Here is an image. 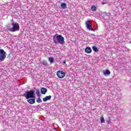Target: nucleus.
<instances>
[{
	"mask_svg": "<svg viewBox=\"0 0 131 131\" xmlns=\"http://www.w3.org/2000/svg\"><path fill=\"white\" fill-rule=\"evenodd\" d=\"M60 6L62 9H67V4L66 3H61Z\"/></svg>",
	"mask_w": 131,
	"mask_h": 131,
	"instance_id": "obj_11",
	"label": "nucleus"
},
{
	"mask_svg": "<svg viewBox=\"0 0 131 131\" xmlns=\"http://www.w3.org/2000/svg\"><path fill=\"white\" fill-rule=\"evenodd\" d=\"M37 103H41L42 101L39 98H37L36 99Z\"/></svg>",
	"mask_w": 131,
	"mask_h": 131,
	"instance_id": "obj_18",
	"label": "nucleus"
},
{
	"mask_svg": "<svg viewBox=\"0 0 131 131\" xmlns=\"http://www.w3.org/2000/svg\"><path fill=\"white\" fill-rule=\"evenodd\" d=\"M130 43H131V42H130Z\"/></svg>",
	"mask_w": 131,
	"mask_h": 131,
	"instance_id": "obj_22",
	"label": "nucleus"
},
{
	"mask_svg": "<svg viewBox=\"0 0 131 131\" xmlns=\"http://www.w3.org/2000/svg\"><path fill=\"white\" fill-rule=\"evenodd\" d=\"M54 57H49V61L51 64H53V63H54Z\"/></svg>",
	"mask_w": 131,
	"mask_h": 131,
	"instance_id": "obj_13",
	"label": "nucleus"
},
{
	"mask_svg": "<svg viewBox=\"0 0 131 131\" xmlns=\"http://www.w3.org/2000/svg\"><path fill=\"white\" fill-rule=\"evenodd\" d=\"M86 25L88 29H89V30H91V31H95V30L93 29L92 26H91V20H88L86 22Z\"/></svg>",
	"mask_w": 131,
	"mask_h": 131,
	"instance_id": "obj_6",
	"label": "nucleus"
},
{
	"mask_svg": "<svg viewBox=\"0 0 131 131\" xmlns=\"http://www.w3.org/2000/svg\"><path fill=\"white\" fill-rule=\"evenodd\" d=\"M103 74L104 75H110V72L109 70H106L103 71Z\"/></svg>",
	"mask_w": 131,
	"mask_h": 131,
	"instance_id": "obj_12",
	"label": "nucleus"
},
{
	"mask_svg": "<svg viewBox=\"0 0 131 131\" xmlns=\"http://www.w3.org/2000/svg\"><path fill=\"white\" fill-rule=\"evenodd\" d=\"M28 103H29V104H34V103H35V99H33V98H31L29 99V100H27Z\"/></svg>",
	"mask_w": 131,
	"mask_h": 131,
	"instance_id": "obj_9",
	"label": "nucleus"
},
{
	"mask_svg": "<svg viewBox=\"0 0 131 131\" xmlns=\"http://www.w3.org/2000/svg\"><path fill=\"white\" fill-rule=\"evenodd\" d=\"M52 99V96L50 95L49 96H46L43 98L42 100L43 102H47V101H49V100H51Z\"/></svg>",
	"mask_w": 131,
	"mask_h": 131,
	"instance_id": "obj_7",
	"label": "nucleus"
},
{
	"mask_svg": "<svg viewBox=\"0 0 131 131\" xmlns=\"http://www.w3.org/2000/svg\"><path fill=\"white\" fill-rule=\"evenodd\" d=\"M57 76L59 78H64L65 77V72L63 71H59L57 72Z\"/></svg>",
	"mask_w": 131,
	"mask_h": 131,
	"instance_id": "obj_5",
	"label": "nucleus"
},
{
	"mask_svg": "<svg viewBox=\"0 0 131 131\" xmlns=\"http://www.w3.org/2000/svg\"><path fill=\"white\" fill-rule=\"evenodd\" d=\"M91 10L92 11H94V12H96L97 11V7L93 5L91 7Z\"/></svg>",
	"mask_w": 131,
	"mask_h": 131,
	"instance_id": "obj_14",
	"label": "nucleus"
},
{
	"mask_svg": "<svg viewBox=\"0 0 131 131\" xmlns=\"http://www.w3.org/2000/svg\"><path fill=\"white\" fill-rule=\"evenodd\" d=\"M64 39V37L61 35L57 34L53 37V40L55 45H58V43H59V45H64L65 43Z\"/></svg>",
	"mask_w": 131,
	"mask_h": 131,
	"instance_id": "obj_1",
	"label": "nucleus"
},
{
	"mask_svg": "<svg viewBox=\"0 0 131 131\" xmlns=\"http://www.w3.org/2000/svg\"><path fill=\"white\" fill-rule=\"evenodd\" d=\"M64 64H65V63H66V61H63Z\"/></svg>",
	"mask_w": 131,
	"mask_h": 131,
	"instance_id": "obj_21",
	"label": "nucleus"
},
{
	"mask_svg": "<svg viewBox=\"0 0 131 131\" xmlns=\"http://www.w3.org/2000/svg\"><path fill=\"white\" fill-rule=\"evenodd\" d=\"M7 57V53L3 49H0V61H5V59Z\"/></svg>",
	"mask_w": 131,
	"mask_h": 131,
	"instance_id": "obj_4",
	"label": "nucleus"
},
{
	"mask_svg": "<svg viewBox=\"0 0 131 131\" xmlns=\"http://www.w3.org/2000/svg\"><path fill=\"white\" fill-rule=\"evenodd\" d=\"M85 52L88 54H91V53H92V49H91V48L87 47L85 49Z\"/></svg>",
	"mask_w": 131,
	"mask_h": 131,
	"instance_id": "obj_10",
	"label": "nucleus"
},
{
	"mask_svg": "<svg viewBox=\"0 0 131 131\" xmlns=\"http://www.w3.org/2000/svg\"><path fill=\"white\" fill-rule=\"evenodd\" d=\"M36 94L38 97H39V91L38 90L36 91Z\"/></svg>",
	"mask_w": 131,
	"mask_h": 131,
	"instance_id": "obj_19",
	"label": "nucleus"
},
{
	"mask_svg": "<svg viewBox=\"0 0 131 131\" xmlns=\"http://www.w3.org/2000/svg\"><path fill=\"white\" fill-rule=\"evenodd\" d=\"M11 24L12 27L8 29L9 31H11V32L19 31V30L20 29V26H19V24L17 23H12Z\"/></svg>",
	"mask_w": 131,
	"mask_h": 131,
	"instance_id": "obj_3",
	"label": "nucleus"
},
{
	"mask_svg": "<svg viewBox=\"0 0 131 131\" xmlns=\"http://www.w3.org/2000/svg\"><path fill=\"white\" fill-rule=\"evenodd\" d=\"M100 122H101V123H105V120L104 119L103 117H101L100 118Z\"/></svg>",
	"mask_w": 131,
	"mask_h": 131,
	"instance_id": "obj_15",
	"label": "nucleus"
},
{
	"mask_svg": "<svg viewBox=\"0 0 131 131\" xmlns=\"http://www.w3.org/2000/svg\"><path fill=\"white\" fill-rule=\"evenodd\" d=\"M92 50H93L94 52H98V48L96 46H93L92 47Z\"/></svg>",
	"mask_w": 131,
	"mask_h": 131,
	"instance_id": "obj_16",
	"label": "nucleus"
},
{
	"mask_svg": "<svg viewBox=\"0 0 131 131\" xmlns=\"http://www.w3.org/2000/svg\"><path fill=\"white\" fill-rule=\"evenodd\" d=\"M105 4H106V3H104V2L102 3V5H105Z\"/></svg>",
	"mask_w": 131,
	"mask_h": 131,
	"instance_id": "obj_20",
	"label": "nucleus"
},
{
	"mask_svg": "<svg viewBox=\"0 0 131 131\" xmlns=\"http://www.w3.org/2000/svg\"><path fill=\"white\" fill-rule=\"evenodd\" d=\"M47 92H48V90L44 88H41V93L42 95H46L47 94Z\"/></svg>",
	"mask_w": 131,
	"mask_h": 131,
	"instance_id": "obj_8",
	"label": "nucleus"
},
{
	"mask_svg": "<svg viewBox=\"0 0 131 131\" xmlns=\"http://www.w3.org/2000/svg\"><path fill=\"white\" fill-rule=\"evenodd\" d=\"M22 96L23 97H25L26 99H33V98H35V94L34 91L32 90L26 92Z\"/></svg>",
	"mask_w": 131,
	"mask_h": 131,
	"instance_id": "obj_2",
	"label": "nucleus"
},
{
	"mask_svg": "<svg viewBox=\"0 0 131 131\" xmlns=\"http://www.w3.org/2000/svg\"><path fill=\"white\" fill-rule=\"evenodd\" d=\"M42 64L43 65H44V66H48V63L47 62V61L46 60H43L42 62Z\"/></svg>",
	"mask_w": 131,
	"mask_h": 131,
	"instance_id": "obj_17",
	"label": "nucleus"
}]
</instances>
